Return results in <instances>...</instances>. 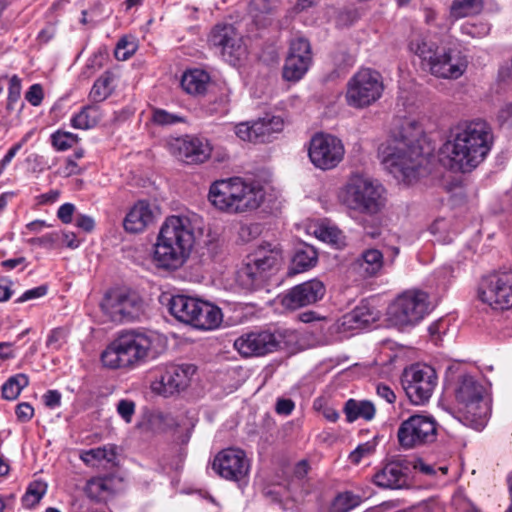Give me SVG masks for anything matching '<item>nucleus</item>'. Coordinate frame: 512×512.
Returning <instances> with one entry per match:
<instances>
[{
  "label": "nucleus",
  "instance_id": "nucleus-1",
  "mask_svg": "<svg viewBox=\"0 0 512 512\" xmlns=\"http://www.w3.org/2000/svg\"><path fill=\"white\" fill-rule=\"evenodd\" d=\"M202 228L203 219L196 213L168 216L153 246L152 259L156 267L166 271L181 268L189 259Z\"/></svg>",
  "mask_w": 512,
  "mask_h": 512
},
{
  "label": "nucleus",
  "instance_id": "nucleus-2",
  "mask_svg": "<svg viewBox=\"0 0 512 512\" xmlns=\"http://www.w3.org/2000/svg\"><path fill=\"white\" fill-rule=\"evenodd\" d=\"M423 141L422 124L414 119L404 121L399 133L379 146L381 163L398 181L412 183L418 179L422 166L427 161Z\"/></svg>",
  "mask_w": 512,
  "mask_h": 512
},
{
  "label": "nucleus",
  "instance_id": "nucleus-3",
  "mask_svg": "<svg viewBox=\"0 0 512 512\" xmlns=\"http://www.w3.org/2000/svg\"><path fill=\"white\" fill-rule=\"evenodd\" d=\"M493 143L490 126L481 120L459 124L445 144L450 168L470 172L484 161Z\"/></svg>",
  "mask_w": 512,
  "mask_h": 512
},
{
  "label": "nucleus",
  "instance_id": "nucleus-4",
  "mask_svg": "<svg viewBox=\"0 0 512 512\" xmlns=\"http://www.w3.org/2000/svg\"><path fill=\"white\" fill-rule=\"evenodd\" d=\"M265 198L264 189L239 177L215 181L209 190V200L219 210L242 213L257 209Z\"/></svg>",
  "mask_w": 512,
  "mask_h": 512
},
{
  "label": "nucleus",
  "instance_id": "nucleus-5",
  "mask_svg": "<svg viewBox=\"0 0 512 512\" xmlns=\"http://www.w3.org/2000/svg\"><path fill=\"white\" fill-rule=\"evenodd\" d=\"M151 348L149 336L135 330L126 331L106 347L101 361L110 369H134L146 362Z\"/></svg>",
  "mask_w": 512,
  "mask_h": 512
},
{
  "label": "nucleus",
  "instance_id": "nucleus-6",
  "mask_svg": "<svg viewBox=\"0 0 512 512\" xmlns=\"http://www.w3.org/2000/svg\"><path fill=\"white\" fill-rule=\"evenodd\" d=\"M409 49L419 56L429 67L431 74L438 78L458 79L467 68V60L459 51L438 46L421 36L410 41Z\"/></svg>",
  "mask_w": 512,
  "mask_h": 512
},
{
  "label": "nucleus",
  "instance_id": "nucleus-7",
  "mask_svg": "<svg viewBox=\"0 0 512 512\" xmlns=\"http://www.w3.org/2000/svg\"><path fill=\"white\" fill-rule=\"evenodd\" d=\"M484 391V387L470 375L460 377L455 391V418L478 431L486 426L490 412L489 405L484 400Z\"/></svg>",
  "mask_w": 512,
  "mask_h": 512
},
{
  "label": "nucleus",
  "instance_id": "nucleus-8",
  "mask_svg": "<svg viewBox=\"0 0 512 512\" xmlns=\"http://www.w3.org/2000/svg\"><path fill=\"white\" fill-rule=\"evenodd\" d=\"M383 192V186L377 181L354 173L341 190L339 198L349 209L373 215L384 206Z\"/></svg>",
  "mask_w": 512,
  "mask_h": 512
},
{
  "label": "nucleus",
  "instance_id": "nucleus-9",
  "mask_svg": "<svg viewBox=\"0 0 512 512\" xmlns=\"http://www.w3.org/2000/svg\"><path fill=\"white\" fill-rule=\"evenodd\" d=\"M384 91V83L379 72L362 68L347 82L345 100L348 106L364 109L377 102Z\"/></svg>",
  "mask_w": 512,
  "mask_h": 512
},
{
  "label": "nucleus",
  "instance_id": "nucleus-10",
  "mask_svg": "<svg viewBox=\"0 0 512 512\" xmlns=\"http://www.w3.org/2000/svg\"><path fill=\"white\" fill-rule=\"evenodd\" d=\"M438 423L428 414H413L403 420L397 430V440L404 450L419 448L437 439Z\"/></svg>",
  "mask_w": 512,
  "mask_h": 512
},
{
  "label": "nucleus",
  "instance_id": "nucleus-11",
  "mask_svg": "<svg viewBox=\"0 0 512 512\" xmlns=\"http://www.w3.org/2000/svg\"><path fill=\"white\" fill-rule=\"evenodd\" d=\"M428 312V295L416 290L399 295L388 309L390 320L401 328L418 324Z\"/></svg>",
  "mask_w": 512,
  "mask_h": 512
},
{
  "label": "nucleus",
  "instance_id": "nucleus-12",
  "mask_svg": "<svg viewBox=\"0 0 512 512\" xmlns=\"http://www.w3.org/2000/svg\"><path fill=\"white\" fill-rule=\"evenodd\" d=\"M477 298L494 310L512 308V271L495 272L481 278Z\"/></svg>",
  "mask_w": 512,
  "mask_h": 512
},
{
  "label": "nucleus",
  "instance_id": "nucleus-13",
  "mask_svg": "<svg viewBox=\"0 0 512 512\" xmlns=\"http://www.w3.org/2000/svg\"><path fill=\"white\" fill-rule=\"evenodd\" d=\"M438 382L435 369L425 364H414L403 371L401 383L409 400L423 405L431 398Z\"/></svg>",
  "mask_w": 512,
  "mask_h": 512
},
{
  "label": "nucleus",
  "instance_id": "nucleus-14",
  "mask_svg": "<svg viewBox=\"0 0 512 512\" xmlns=\"http://www.w3.org/2000/svg\"><path fill=\"white\" fill-rule=\"evenodd\" d=\"M282 259V250L279 245L261 244L247 257L241 276L247 277L250 285H258L265 281L270 273L279 269Z\"/></svg>",
  "mask_w": 512,
  "mask_h": 512
},
{
  "label": "nucleus",
  "instance_id": "nucleus-15",
  "mask_svg": "<svg viewBox=\"0 0 512 512\" xmlns=\"http://www.w3.org/2000/svg\"><path fill=\"white\" fill-rule=\"evenodd\" d=\"M100 307L113 322L132 321L142 314L143 301L135 292L114 289L105 293Z\"/></svg>",
  "mask_w": 512,
  "mask_h": 512
},
{
  "label": "nucleus",
  "instance_id": "nucleus-16",
  "mask_svg": "<svg viewBox=\"0 0 512 512\" xmlns=\"http://www.w3.org/2000/svg\"><path fill=\"white\" fill-rule=\"evenodd\" d=\"M345 155L342 141L331 134H315L308 147V156L311 163L318 169L330 170L339 165Z\"/></svg>",
  "mask_w": 512,
  "mask_h": 512
},
{
  "label": "nucleus",
  "instance_id": "nucleus-17",
  "mask_svg": "<svg viewBox=\"0 0 512 512\" xmlns=\"http://www.w3.org/2000/svg\"><path fill=\"white\" fill-rule=\"evenodd\" d=\"M208 42L232 65H236L246 55L242 37L231 24L215 25L209 34Z\"/></svg>",
  "mask_w": 512,
  "mask_h": 512
},
{
  "label": "nucleus",
  "instance_id": "nucleus-18",
  "mask_svg": "<svg viewBox=\"0 0 512 512\" xmlns=\"http://www.w3.org/2000/svg\"><path fill=\"white\" fill-rule=\"evenodd\" d=\"M212 467L220 477L230 481H240L248 475L250 464L243 450L227 448L214 457Z\"/></svg>",
  "mask_w": 512,
  "mask_h": 512
},
{
  "label": "nucleus",
  "instance_id": "nucleus-19",
  "mask_svg": "<svg viewBox=\"0 0 512 512\" xmlns=\"http://www.w3.org/2000/svg\"><path fill=\"white\" fill-rule=\"evenodd\" d=\"M326 293L325 285L318 279L298 284L279 296L280 304L289 310H297L320 301Z\"/></svg>",
  "mask_w": 512,
  "mask_h": 512
},
{
  "label": "nucleus",
  "instance_id": "nucleus-20",
  "mask_svg": "<svg viewBox=\"0 0 512 512\" xmlns=\"http://www.w3.org/2000/svg\"><path fill=\"white\" fill-rule=\"evenodd\" d=\"M283 120L278 116L264 117L253 122H242L235 126L237 137L243 141L264 143L274 133L282 131Z\"/></svg>",
  "mask_w": 512,
  "mask_h": 512
},
{
  "label": "nucleus",
  "instance_id": "nucleus-21",
  "mask_svg": "<svg viewBox=\"0 0 512 512\" xmlns=\"http://www.w3.org/2000/svg\"><path fill=\"white\" fill-rule=\"evenodd\" d=\"M196 367L192 364L167 365L160 375V381L153 384V389L167 397L184 390L195 374Z\"/></svg>",
  "mask_w": 512,
  "mask_h": 512
},
{
  "label": "nucleus",
  "instance_id": "nucleus-22",
  "mask_svg": "<svg viewBox=\"0 0 512 512\" xmlns=\"http://www.w3.org/2000/svg\"><path fill=\"white\" fill-rule=\"evenodd\" d=\"M280 345L278 337L267 330L250 332L234 341V348L244 357L262 356L277 350Z\"/></svg>",
  "mask_w": 512,
  "mask_h": 512
},
{
  "label": "nucleus",
  "instance_id": "nucleus-23",
  "mask_svg": "<svg viewBox=\"0 0 512 512\" xmlns=\"http://www.w3.org/2000/svg\"><path fill=\"white\" fill-rule=\"evenodd\" d=\"M212 148L205 139L186 136L176 138L170 143V152L186 164L205 162L211 155Z\"/></svg>",
  "mask_w": 512,
  "mask_h": 512
},
{
  "label": "nucleus",
  "instance_id": "nucleus-24",
  "mask_svg": "<svg viewBox=\"0 0 512 512\" xmlns=\"http://www.w3.org/2000/svg\"><path fill=\"white\" fill-rule=\"evenodd\" d=\"M410 462L396 458L386 462L373 475V483L385 489H402L409 485Z\"/></svg>",
  "mask_w": 512,
  "mask_h": 512
},
{
  "label": "nucleus",
  "instance_id": "nucleus-25",
  "mask_svg": "<svg viewBox=\"0 0 512 512\" xmlns=\"http://www.w3.org/2000/svg\"><path fill=\"white\" fill-rule=\"evenodd\" d=\"M376 319L377 313L367 303L362 302L340 318L338 327L341 332H353L368 327Z\"/></svg>",
  "mask_w": 512,
  "mask_h": 512
},
{
  "label": "nucleus",
  "instance_id": "nucleus-26",
  "mask_svg": "<svg viewBox=\"0 0 512 512\" xmlns=\"http://www.w3.org/2000/svg\"><path fill=\"white\" fill-rule=\"evenodd\" d=\"M154 214L147 201H138L127 213L123 226L127 232L139 233L153 222Z\"/></svg>",
  "mask_w": 512,
  "mask_h": 512
},
{
  "label": "nucleus",
  "instance_id": "nucleus-27",
  "mask_svg": "<svg viewBox=\"0 0 512 512\" xmlns=\"http://www.w3.org/2000/svg\"><path fill=\"white\" fill-rule=\"evenodd\" d=\"M191 325L201 330H212L222 322L221 309L209 302L198 299Z\"/></svg>",
  "mask_w": 512,
  "mask_h": 512
},
{
  "label": "nucleus",
  "instance_id": "nucleus-28",
  "mask_svg": "<svg viewBox=\"0 0 512 512\" xmlns=\"http://www.w3.org/2000/svg\"><path fill=\"white\" fill-rule=\"evenodd\" d=\"M384 265L383 253L376 248L364 250L354 261L353 268L363 277H373L379 274Z\"/></svg>",
  "mask_w": 512,
  "mask_h": 512
},
{
  "label": "nucleus",
  "instance_id": "nucleus-29",
  "mask_svg": "<svg viewBox=\"0 0 512 512\" xmlns=\"http://www.w3.org/2000/svg\"><path fill=\"white\" fill-rule=\"evenodd\" d=\"M116 491L115 479L111 476L94 477L87 481L85 493L96 502L108 501Z\"/></svg>",
  "mask_w": 512,
  "mask_h": 512
},
{
  "label": "nucleus",
  "instance_id": "nucleus-30",
  "mask_svg": "<svg viewBox=\"0 0 512 512\" xmlns=\"http://www.w3.org/2000/svg\"><path fill=\"white\" fill-rule=\"evenodd\" d=\"M198 298L174 295L169 301V311L179 321L191 325L194 319Z\"/></svg>",
  "mask_w": 512,
  "mask_h": 512
},
{
  "label": "nucleus",
  "instance_id": "nucleus-31",
  "mask_svg": "<svg viewBox=\"0 0 512 512\" xmlns=\"http://www.w3.org/2000/svg\"><path fill=\"white\" fill-rule=\"evenodd\" d=\"M210 75L202 69H191L186 71L181 79V86L184 91L191 95H204L210 84Z\"/></svg>",
  "mask_w": 512,
  "mask_h": 512
},
{
  "label": "nucleus",
  "instance_id": "nucleus-32",
  "mask_svg": "<svg viewBox=\"0 0 512 512\" xmlns=\"http://www.w3.org/2000/svg\"><path fill=\"white\" fill-rule=\"evenodd\" d=\"M343 412L349 423L358 419L371 421L375 417L376 408L369 400H356L351 398L345 402Z\"/></svg>",
  "mask_w": 512,
  "mask_h": 512
},
{
  "label": "nucleus",
  "instance_id": "nucleus-33",
  "mask_svg": "<svg viewBox=\"0 0 512 512\" xmlns=\"http://www.w3.org/2000/svg\"><path fill=\"white\" fill-rule=\"evenodd\" d=\"M79 458L88 466L96 467L103 462L112 463L116 459V448L108 444L97 448L82 450Z\"/></svg>",
  "mask_w": 512,
  "mask_h": 512
},
{
  "label": "nucleus",
  "instance_id": "nucleus-34",
  "mask_svg": "<svg viewBox=\"0 0 512 512\" xmlns=\"http://www.w3.org/2000/svg\"><path fill=\"white\" fill-rule=\"evenodd\" d=\"M312 57L288 55L283 68V77L288 81L300 80L308 71Z\"/></svg>",
  "mask_w": 512,
  "mask_h": 512
},
{
  "label": "nucleus",
  "instance_id": "nucleus-35",
  "mask_svg": "<svg viewBox=\"0 0 512 512\" xmlns=\"http://www.w3.org/2000/svg\"><path fill=\"white\" fill-rule=\"evenodd\" d=\"M318 261V254L314 247L305 245L298 249L292 258V273H301L314 267Z\"/></svg>",
  "mask_w": 512,
  "mask_h": 512
},
{
  "label": "nucleus",
  "instance_id": "nucleus-36",
  "mask_svg": "<svg viewBox=\"0 0 512 512\" xmlns=\"http://www.w3.org/2000/svg\"><path fill=\"white\" fill-rule=\"evenodd\" d=\"M275 9L270 0H251L249 11L255 24L265 27L271 23Z\"/></svg>",
  "mask_w": 512,
  "mask_h": 512
},
{
  "label": "nucleus",
  "instance_id": "nucleus-37",
  "mask_svg": "<svg viewBox=\"0 0 512 512\" xmlns=\"http://www.w3.org/2000/svg\"><path fill=\"white\" fill-rule=\"evenodd\" d=\"M101 117L100 108L96 104L87 105L72 117L71 125L76 129H89L96 126Z\"/></svg>",
  "mask_w": 512,
  "mask_h": 512
},
{
  "label": "nucleus",
  "instance_id": "nucleus-38",
  "mask_svg": "<svg viewBox=\"0 0 512 512\" xmlns=\"http://www.w3.org/2000/svg\"><path fill=\"white\" fill-rule=\"evenodd\" d=\"M114 76L111 72L106 71L94 82L89 99L93 104H97L106 100L113 92Z\"/></svg>",
  "mask_w": 512,
  "mask_h": 512
},
{
  "label": "nucleus",
  "instance_id": "nucleus-39",
  "mask_svg": "<svg viewBox=\"0 0 512 512\" xmlns=\"http://www.w3.org/2000/svg\"><path fill=\"white\" fill-rule=\"evenodd\" d=\"M29 385V377L24 373H19L8 378L2 385V396L4 399L16 400L21 391Z\"/></svg>",
  "mask_w": 512,
  "mask_h": 512
},
{
  "label": "nucleus",
  "instance_id": "nucleus-40",
  "mask_svg": "<svg viewBox=\"0 0 512 512\" xmlns=\"http://www.w3.org/2000/svg\"><path fill=\"white\" fill-rule=\"evenodd\" d=\"M483 0H453L451 15L455 18H464L481 12Z\"/></svg>",
  "mask_w": 512,
  "mask_h": 512
},
{
  "label": "nucleus",
  "instance_id": "nucleus-41",
  "mask_svg": "<svg viewBox=\"0 0 512 512\" xmlns=\"http://www.w3.org/2000/svg\"><path fill=\"white\" fill-rule=\"evenodd\" d=\"M361 502V498L352 492L346 491L338 494L330 507V512H349L357 507Z\"/></svg>",
  "mask_w": 512,
  "mask_h": 512
},
{
  "label": "nucleus",
  "instance_id": "nucleus-42",
  "mask_svg": "<svg viewBox=\"0 0 512 512\" xmlns=\"http://www.w3.org/2000/svg\"><path fill=\"white\" fill-rule=\"evenodd\" d=\"M47 491V485L43 481H33L29 484L22 503L27 508L37 505Z\"/></svg>",
  "mask_w": 512,
  "mask_h": 512
},
{
  "label": "nucleus",
  "instance_id": "nucleus-43",
  "mask_svg": "<svg viewBox=\"0 0 512 512\" xmlns=\"http://www.w3.org/2000/svg\"><path fill=\"white\" fill-rule=\"evenodd\" d=\"M78 139L76 134L60 130L51 135L52 146L58 151H66L72 148L78 142Z\"/></svg>",
  "mask_w": 512,
  "mask_h": 512
},
{
  "label": "nucleus",
  "instance_id": "nucleus-44",
  "mask_svg": "<svg viewBox=\"0 0 512 512\" xmlns=\"http://www.w3.org/2000/svg\"><path fill=\"white\" fill-rule=\"evenodd\" d=\"M151 425L159 431H167L178 426L177 420L169 413H155L150 419Z\"/></svg>",
  "mask_w": 512,
  "mask_h": 512
},
{
  "label": "nucleus",
  "instance_id": "nucleus-45",
  "mask_svg": "<svg viewBox=\"0 0 512 512\" xmlns=\"http://www.w3.org/2000/svg\"><path fill=\"white\" fill-rule=\"evenodd\" d=\"M315 235L322 241L330 244H338L341 240V231L334 227L325 224L317 226Z\"/></svg>",
  "mask_w": 512,
  "mask_h": 512
},
{
  "label": "nucleus",
  "instance_id": "nucleus-46",
  "mask_svg": "<svg viewBox=\"0 0 512 512\" xmlns=\"http://www.w3.org/2000/svg\"><path fill=\"white\" fill-rule=\"evenodd\" d=\"M152 121L160 126H168L176 123H182L186 120L179 114L169 113L164 109H155L153 111Z\"/></svg>",
  "mask_w": 512,
  "mask_h": 512
},
{
  "label": "nucleus",
  "instance_id": "nucleus-47",
  "mask_svg": "<svg viewBox=\"0 0 512 512\" xmlns=\"http://www.w3.org/2000/svg\"><path fill=\"white\" fill-rule=\"evenodd\" d=\"M21 88V79L17 75H13L9 80L7 110L12 111L14 109V105L20 99Z\"/></svg>",
  "mask_w": 512,
  "mask_h": 512
},
{
  "label": "nucleus",
  "instance_id": "nucleus-48",
  "mask_svg": "<svg viewBox=\"0 0 512 512\" xmlns=\"http://www.w3.org/2000/svg\"><path fill=\"white\" fill-rule=\"evenodd\" d=\"M288 55L312 57L311 46L309 41L303 37H299L292 40L290 43Z\"/></svg>",
  "mask_w": 512,
  "mask_h": 512
},
{
  "label": "nucleus",
  "instance_id": "nucleus-49",
  "mask_svg": "<svg viewBox=\"0 0 512 512\" xmlns=\"http://www.w3.org/2000/svg\"><path fill=\"white\" fill-rule=\"evenodd\" d=\"M135 49L136 46L134 43L122 38L117 43L114 54L117 60L125 61L133 55Z\"/></svg>",
  "mask_w": 512,
  "mask_h": 512
},
{
  "label": "nucleus",
  "instance_id": "nucleus-50",
  "mask_svg": "<svg viewBox=\"0 0 512 512\" xmlns=\"http://www.w3.org/2000/svg\"><path fill=\"white\" fill-rule=\"evenodd\" d=\"M375 450V446L370 442L359 444L350 454L349 460L353 464H359L361 460L371 455Z\"/></svg>",
  "mask_w": 512,
  "mask_h": 512
},
{
  "label": "nucleus",
  "instance_id": "nucleus-51",
  "mask_svg": "<svg viewBox=\"0 0 512 512\" xmlns=\"http://www.w3.org/2000/svg\"><path fill=\"white\" fill-rule=\"evenodd\" d=\"M66 333L62 328L53 329L48 335L46 346L53 350H58L65 343Z\"/></svg>",
  "mask_w": 512,
  "mask_h": 512
},
{
  "label": "nucleus",
  "instance_id": "nucleus-52",
  "mask_svg": "<svg viewBox=\"0 0 512 512\" xmlns=\"http://www.w3.org/2000/svg\"><path fill=\"white\" fill-rule=\"evenodd\" d=\"M117 412L126 423H130L135 413V403L132 400L122 399L117 404Z\"/></svg>",
  "mask_w": 512,
  "mask_h": 512
},
{
  "label": "nucleus",
  "instance_id": "nucleus-53",
  "mask_svg": "<svg viewBox=\"0 0 512 512\" xmlns=\"http://www.w3.org/2000/svg\"><path fill=\"white\" fill-rule=\"evenodd\" d=\"M60 240V234L58 233H48L41 237L31 238L28 242L31 245H36L44 248H53L55 244Z\"/></svg>",
  "mask_w": 512,
  "mask_h": 512
},
{
  "label": "nucleus",
  "instance_id": "nucleus-54",
  "mask_svg": "<svg viewBox=\"0 0 512 512\" xmlns=\"http://www.w3.org/2000/svg\"><path fill=\"white\" fill-rule=\"evenodd\" d=\"M43 97H44L43 88L40 84L31 85L25 94V99L32 106H39L43 100Z\"/></svg>",
  "mask_w": 512,
  "mask_h": 512
},
{
  "label": "nucleus",
  "instance_id": "nucleus-55",
  "mask_svg": "<svg viewBox=\"0 0 512 512\" xmlns=\"http://www.w3.org/2000/svg\"><path fill=\"white\" fill-rule=\"evenodd\" d=\"M47 293V287L44 285L29 289L25 291L17 300L16 303H23L32 299H37L45 296Z\"/></svg>",
  "mask_w": 512,
  "mask_h": 512
},
{
  "label": "nucleus",
  "instance_id": "nucleus-56",
  "mask_svg": "<svg viewBox=\"0 0 512 512\" xmlns=\"http://www.w3.org/2000/svg\"><path fill=\"white\" fill-rule=\"evenodd\" d=\"M15 413L20 422H28L34 416V408L28 402H22L16 406Z\"/></svg>",
  "mask_w": 512,
  "mask_h": 512
},
{
  "label": "nucleus",
  "instance_id": "nucleus-57",
  "mask_svg": "<svg viewBox=\"0 0 512 512\" xmlns=\"http://www.w3.org/2000/svg\"><path fill=\"white\" fill-rule=\"evenodd\" d=\"M76 208L72 203H64L57 211V217L64 223L69 224L73 220V215Z\"/></svg>",
  "mask_w": 512,
  "mask_h": 512
},
{
  "label": "nucleus",
  "instance_id": "nucleus-58",
  "mask_svg": "<svg viewBox=\"0 0 512 512\" xmlns=\"http://www.w3.org/2000/svg\"><path fill=\"white\" fill-rule=\"evenodd\" d=\"M75 226L86 233H90L95 228V221L91 216L78 214L75 219Z\"/></svg>",
  "mask_w": 512,
  "mask_h": 512
},
{
  "label": "nucleus",
  "instance_id": "nucleus-59",
  "mask_svg": "<svg viewBox=\"0 0 512 512\" xmlns=\"http://www.w3.org/2000/svg\"><path fill=\"white\" fill-rule=\"evenodd\" d=\"M43 401L50 409L59 407L61 405V393L58 390H48L43 395Z\"/></svg>",
  "mask_w": 512,
  "mask_h": 512
},
{
  "label": "nucleus",
  "instance_id": "nucleus-60",
  "mask_svg": "<svg viewBox=\"0 0 512 512\" xmlns=\"http://www.w3.org/2000/svg\"><path fill=\"white\" fill-rule=\"evenodd\" d=\"M377 395L385 400L389 404H393L396 401V394L392 388L386 384L380 383L376 387Z\"/></svg>",
  "mask_w": 512,
  "mask_h": 512
},
{
  "label": "nucleus",
  "instance_id": "nucleus-61",
  "mask_svg": "<svg viewBox=\"0 0 512 512\" xmlns=\"http://www.w3.org/2000/svg\"><path fill=\"white\" fill-rule=\"evenodd\" d=\"M11 286L12 282L9 279H0V302L8 301L11 298L13 294Z\"/></svg>",
  "mask_w": 512,
  "mask_h": 512
},
{
  "label": "nucleus",
  "instance_id": "nucleus-62",
  "mask_svg": "<svg viewBox=\"0 0 512 512\" xmlns=\"http://www.w3.org/2000/svg\"><path fill=\"white\" fill-rule=\"evenodd\" d=\"M294 406L291 399H278L275 409L278 414L289 415L292 413Z\"/></svg>",
  "mask_w": 512,
  "mask_h": 512
},
{
  "label": "nucleus",
  "instance_id": "nucleus-63",
  "mask_svg": "<svg viewBox=\"0 0 512 512\" xmlns=\"http://www.w3.org/2000/svg\"><path fill=\"white\" fill-rule=\"evenodd\" d=\"M12 342H0V360L6 361L16 357Z\"/></svg>",
  "mask_w": 512,
  "mask_h": 512
},
{
  "label": "nucleus",
  "instance_id": "nucleus-64",
  "mask_svg": "<svg viewBox=\"0 0 512 512\" xmlns=\"http://www.w3.org/2000/svg\"><path fill=\"white\" fill-rule=\"evenodd\" d=\"M63 173L66 176L78 175L81 173V169L78 166L76 160H74L72 157H67L65 160V166L63 168Z\"/></svg>",
  "mask_w": 512,
  "mask_h": 512
}]
</instances>
